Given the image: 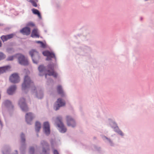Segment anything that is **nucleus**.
Returning a JSON list of instances; mask_svg holds the SVG:
<instances>
[{
  "instance_id": "nucleus-26",
  "label": "nucleus",
  "mask_w": 154,
  "mask_h": 154,
  "mask_svg": "<svg viewBox=\"0 0 154 154\" xmlns=\"http://www.w3.org/2000/svg\"><path fill=\"white\" fill-rule=\"evenodd\" d=\"M6 55L2 52H0V61L4 60L5 58Z\"/></svg>"
},
{
  "instance_id": "nucleus-30",
  "label": "nucleus",
  "mask_w": 154,
  "mask_h": 154,
  "mask_svg": "<svg viewBox=\"0 0 154 154\" xmlns=\"http://www.w3.org/2000/svg\"><path fill=\"white\" fill-rule=\"evenodd\" d=\"M16 55H14L12 56H10L8 57V58L7 59V61H11L14 58V57H15Z\"/></svg>"
},
{
  "instance_id": "nucleus-27",
  "label": "nucleus",
  "mask_w": 154,
  "mask_h": 154,
  "mask_svg": "<svg viewBox=\"0 0 154 154\" xmlns=\"http://www.w3.org/2000/svg\"><path fill=\"white\" fill-rule=\"evenodd\" d=\"M103 139L104 140H106L109 142V143L110 144V145L111 146H113V143L112 141L109 138H107L105 136H103L102 137Z\"/></svg>"
},
{
  "instance_id": "nucleus-39",
  "label": "nucleus",
  "mask_w": 154,
  "mask_h": 154,
  "mask_svg": "<svg viewBox=\"0 0 154 154\" xmlns=\"http://www.w3.org/2000/svg\"><path fill=\"white\" fill-rule=\"evenodd\" d=\"M145 1H147L148 0H144Z\"/></svg>"
},
{
  "instance_id": "nucleus-15",
  "label": "nucleus",
  "mask_w": 154,
  "mask_h": 154,
  "mask_svg": "<svg viewBox=\"0 0 154 154\" xmlns=\"http://www.w3.org/2000/svg\"><path fill=\"white\" fill-rule=\"evenodd\" d=\"M15 35L14 33H11L6 35H2L0 37V38L2 42H4L12 38Z\"/></svg>"
},
{
  "instance_id": "nucleus-12",
  "label": "nucleus",
  "mask_w": 154,
  "mask_h": 154,
  "mask_svg": "<svg viewBox=\"0 0 154 154\" xmlns=\"http://www.w3.org/2000/svg\"><path fill=\"white\" fill-rule=\"evenodd\" d=\"M2 106L5 109H12L14 106L12 104L11 102L8 100H5L2 103Z\"/></svg>"
},
{
  "instance_id": "nucleus-31",
  "label": "nucleus",
  "mask_w": 154,
  "mask_h": 154,
  "mask_svg": "<svg viewBox=\"0 0 154 154\" xmlns=\"http://www.w3.org/2000/svg\"><path fill=\"white\" fill-rule=\"evenodd\" d=\"M29 152L30 154H34V148L33 147H31L30 148Z\"/></svg>"
},
{
  "instance_id": "nucleus-36",
  "label": "nucleus",
  "mask_w": 154,
  "mask_h": 154,
  "mask_svg": "<svg viewBox=\"0 0 154 154\" xmlns=\"http://www.w3.org/2000/svg\"><path fill=\"white\" fill-rule=\"evenodd\" d=\"M42 42V41H36V42L37 43H40V44H41V42Z\"/></svg>"
},
{
  "instance_id": "nucleus-21",
  "label": "nucleus",
  "mask_w": 154,
  "mask_h": 154,
  "mask_svg": "<svg viewBox=\"0 0 154 154\" xmlns=\"http://www.w3.org/2000/svg\"><path fill=\"white\" fill-rule=\"evenodd\" d=\"M36 96L38 99H41L43 97V94L42 91L39 90L36 92Z\"/></svg>"
},
{
  "instance_id": "nucleus-32",
  "label": "nucleus",
  "mask_w": 154,
  "mask_h": 154,
  "mask_svg": "<svg viewBox=\"0 0 154 154\" xmlns=\"http://www.w3.org/2000/svg\"><path fill=\"white\" fill-rule=\"evenodd\" d=\"M27 26H29L34 27L35 26V24L32 22H29L27 23Z\"/></svg>"
},
{
  "instance_id": "nucleus-1",
  "label": "nucleus",
  "mask_w": 154,
  "mask_h": 154,
  "mask_svg": "<svg viewBox=\"0 0 154 154\" xmlns=\"http://www.w3.org/2000/svg\"><path fill=\"white\" fill-rule=\"evenodd\" d=\"M54 65L53 63L50 64L48 65L47 69L43 65H40L38 68L40 76L45 75V79H47V75L53 76L54 77H57V74L54 71Z\"/></svg>"
},
{
  "instance_id": "nucleus-20",
  "label": "nucleus",
  "mask_w": 154,
  "mask_h": 154,
  "mask_svg": "<svg viewBox=\"0 0 154 154\" xmlns=\"http://www.w3.org/2000/svg\"><path fill=\"white\" fill-rule=\"evenodd\" d=\"M31 37L32 38H39V35L37 29H34L32 31L31 34Z\"/></svg>"
},
{
  "instance_id": "nucleus-13",
  "label": "nucleus",
  "mask_w": 154,
  "mask_h": 154,
  "mask_svg": "<svg viewBox=\"0 0 154 154\" xmlns=\"http://www.w3.org/2000/svg\"><path fill=\"white\" fill-rule=\"evenodd\" d=\"M34 116L31 112H28L25 116L26 121L28 124H31V122L34 118Z\"/></svg>"
},
{
  "instance_id": "nucleus-35",
  "label": "nucleus",
  "mask_w": 154,
  "mask_h": 154,
  "mask_svg": "<svg viewBox=\"0 0 154 154\" xmlns=\"http://www.w3.org/2000/svg\"><path fill=\"white\" fill-rule=\"evenodd\" d=\"M49 82H52L53 83V80L51 79L48 80L47 81V83L48 85H49Z\"/></svg>"
},
{
  "instance_id": "nucleus-8",
  "label": "nucleus",
  "mask_w": 154,
  "mask_h": 154,
  "mask_svg": "<svg viewBox=\"0 0 154 154\" xmlns=\"http://www.w3.org/2000/svg\"><path fill=\"white\" fill-rule=\"evenodd\" d=\"M40 145L42 148V152L44 154H47V152L50 150L49 145L45 140H42L40 143Z\"/></svg>"
},
{
  "instance_id": "nucleus-29",
  "label": "nucleus",
  "mask_w": 154,
  "mask_h": 154,
  "mask_svg": "<svg viewBox=\"0 0 154 154\" xmlns=\"http://www.w3.org/2000/svg\"><path fill=\"white\" fill-rule=\"evenodd\" d=\"M3 154H9L8 150L6 149L5 147L4 148V149L2 151Z\"/></svg>"
},
{
  "instance_id": "nucleus-22",
  "label": "nucleus",
  "mask_w": 154,
  "mask_h": 154,
  "mask_svg": "<svg viewBox=\"0 0 154 154\" xmlns=\"http://www.w3.org/2000/svg\"><path fill=\"white\" fill-rule=\"evenodd\" d=\"M8 68H10V66H5L0 67V74L5 72L8 70Z\"/></svg>"
},
{
  "instance_id": "nucleus-6",
  "label": "nucleus",
  "mask_w": 154,
  "mask_h": 154,
  "mask_svg": "<svg viewBox=\"0 0 154 154\" xmlns=\"http://www.w3.org/2000/svg\"><path fill=\"white\" fill-rule=\"evenodd\" d=\"M43 55L47 57L46 60H51V59L54 58L55 60L56 61L57 59L55 56L54 53L52 52H50L48 51H44L42 52Z\"/></svg>"
},
{
  "instance_id": "nucleus-4",
  "label": "nucleus",
  "mask_w": 154,
  "mask_h": 154,
  "mask_svg": "<svg viewBox=\"0 0 154 154\" xmlns=\"http://www.w3.org/2000/svg\"><path fill=\"white\" fill-rule=\"evenodd\" d=\"M29 54L31 57L33 62L38 64L40 58L38 52L35 49H32L29 51Z\"/></svg>"
},
{
  "instance_id": "nucleus-23",
  "label": "nucleus",
  "mask_w": 154,
  "mask_h": 154,
  "mask_svg": "<svg viewBox=\"0 0 154 154\" xmlns=\"http://www.w3.org/2000/svg\"><path fill=\"white\" fill-rule=\"evenodd\" d=\"M41 123L38 122H36L35 125V130L37 132H38L41 128Z\"/></svg>"
},
{
  "instance_id": "nucleus-10",
  "label": "nucleus",
  "mask_w": 154,
  "mask_h": 154,
  "mask_svg": "<svg viewBox=\"0 0 154 154\" xmlns=\"http://www.w3.org/2000/svg\"><path fill=\"white\" fill-rule=\"evenodd\" d=\"M67 124L68 126H71L74 128L76 126V123L73 119L70 116H66Z\"/></svg>"
},
{
  "instance_id": "nucleus-37",
  "label": "nucleus",
  "mask_w": 154,
  "mask_h": 154,
  "mask_svg": "<svg viewBox=\"0 0 154 154\" xmlns=\"http://www.w3.org/2000/svg\"><path fill=\"white\" fill-rule=\"evenodd\" d=\"M15 151L16 152V154H18V152L17 150H16Z\"/></svg>"
},
{
  "instance_id": "nucleus-9",
  "label": "nucleus",
  "mask_w": 154,
  "mask_h": 154,
  "mask_svg": "<svg viewBox=\"0 0 154 154\" xmlns=\"http://www.w3.org/2000/svg\"><path fill=\"white\" fill-rule=\"evenodd\" d=\"M65 102L63 101L61 99L58 98L54 106V109L55 110H58L61 107L65 106Z\"/></svg>"
},
{
  "instance_id": "nucleus-19",
  "label": "nucleus",
  "mask_w": 154,
  "mask_h": 154,
  "mask_svg": "<svg viewBox=\"0 0 154 154\" xmlns=\"http://www.w3.org/2000/svg\"><path fill=\"white\" fill-rule=\"evenodd\" d=\"M57 90L58 94H60L61 97H63L65 96V94L63 89L62 86L61 85H59L58 86Z\"/></svg>"
},
{
  "instance_id": "nucleus-2",
  "label": "nucleus",
  "mask_w": 154,
  "mask_h": 154,
  "mask_svg": "<svg viewBox=\"0 0 154 154\" xmlns=\"http://www.w3.org/2000/svg\"><path fill=\"white\" fill-rule=\"evenodd\" d=\"M29 88H31L34 91L36 89L33 82L31 79L30 77L26 75L24 77L23 82L22 85V89L25 90Z\"/></svg>"
},
{
  "instance_id": "nucleus-40",
  "label": "nucleus",
  "mask_w": 154,
  "mask_h": 154,
  "mask_svg": "<svg viewBox=\"0 0 154 154\" xmlns=\"http://www.w3.org/2000/svg\"><path fill=\"white\" fill-rule=\"evenodd\" d=\"M142 18H141V20H142Z\"/></svg>"
},
{
  "instance_id": "nucleus-34",
  "label": "nucleus",
  "mask_w": 154,
  "mask_h": 154,
  "mask_svg": "<svg viewBox=\"0 0 154 154\" xmlns=\"http://www.w3.org/2000/svg\"><path fill=\"white\" fill-rule=\"evenodd\" d=\"M53 153L54 154H59V152L56 149H54L53 151Z\"/></svg>"
},
{
  "instance_id": "nucleus-16",
  "label": "nucleus",
  "mask_w": 154,
  "mask_h": 154,
  "mask_svg": "<svg viewBox=\"0 0 154 154\" xmlns=\"http://www.w3.org/2000/svg\"><path fill=\"white\" fill-rule=\"evenodd\" d=\"M113 124L115 125V126H112V128L113 129L114 131L121 136H124L123 133L119 129L118 127L117 126V124L115 122H113Z\"/></svg>"
},
{
  "instance_id": "nucleus-25",
  "label": "nucleus",
  "mask_w": 154,
  "mask_h": 154,
  "mask_svg": "<svg viewBox=\"0 0 154 154\" xmlns=\"http://www.w3.org/2000/svg\"><path fill=\"white\" fill-rule=\"evenodd\" d=\"M32 11L34 14L37 15L39 18H41V16L40 13L38 10L35 8H33L32 9Z\"/></svg>"
},
{
  "instance_id": "nucleus-11",
  "label": "nucleus",
  "mask_w": 154,
  "mask_h": 154,
  "mask_svg": "<svg viewBox=\"0 0 154 154\" xmlns=\"http://www.w3.org/2000/svg\"><path fill=\"white\" fill-rule=\"evenodd\" d=\"M10 81L14 83H16L20 81V78L17 73H14L11 75L9 78Z\"/></svg>"
},
{
  "instance_id": "nucleus-14",
  "label": "nucleus",
  "mask_w": 154,
  "mask_h": 154,
  "mask_svg": "<svg viewBox=\"0 0 154 154\" xmlns=\"http://www.w3.org/2000/svg\"><path fill=\"white\" fill-rule=\"evenodd\" d=\"M43 130L47 135L49 134L50 133V126L48 122H45L43 125Z\"/></svg>"
},
{
  "instance_id": "nucleus-7",
  "label": "nucleus",
  "mask_w": 154,
  "mask_h": 154,
  "mask_svg": "<svg viewBox=\"0 0 154 154\" xmlns=\"http://www.w3.org/2000/svg\"><path fill=\"white\" fill-rule=\"evenodd\" d=\"M19 105L23 111L26 112L28 110V108L24 98H22L20 99L19 102Z\"/></svg>"
},
{
  "instance_id": "nucleus-18",
  "label": "nucleus",
  "mask_w": 154,
  "mask_h": 154,
  "mask_svg": "<svg viewBox=\"0 0 154 154\" xmlns=\"http://www.w3.org/2000/svg\"><path fill=\"white\" fill-rule=\"evenodd\" d=\"M20 32L23 35H28L30 33V29L29 27H26L20 30Z\"/></svg>"
},
{
  "instance_id": "nucleus-28",
  "label": "nucleus",
  "mask_w": 154,
  "mask_h": 154,
  "mask_svg": "<svg viewBox=\"0 0 154 154\" xmlns=\"http://www.w3.org/2000/svg\"><path fill=\"white\" fill-rule=\"evenodd\" d=\"M29 2H30L32 4V5L35 7H37V3L38 2H35L33 0H29Z\"/></svg>"
},
{
  "instance_id": "nucleus-41",
  "label": "nucleus",
  "mask_w": 154,
  "mask_h": 154,
  "mask_svg": "<svg viewBox=\"0 0 154 154\" xmlns=\"http://www.w3.org/2000/svg\"><path fill=\"white\" fill-rule=\"evenodd\" d=\"M51 144H52L51 142Z\"/></svg>"
},
{
  "instance_id": "nucleus-38",
  "label": "nucleus",
  "mask_w": 154,
  "mask_h": 154,
  "mask_svg": "<svg viewBox=\"0 0 154 154\" xmlns=\"http://www.w3.org/2000/svg\"><path fill=\"white\" fill-rule=\"evenodd\" d=\"M35 2H38V0H35V1H34Z\"/></svg>"
},
{
  "instance_id": "nucleus-17",
  "label": "nucleus",
  "mask_w": 154,
  "mask_h": 154,
  "mask_svg": "<svg viewBox=\"0 0 154 154\" xmlns=\"http://www.w3.org/2000/svg\"><path fill=\"white\" fill-rule=\"evenodd\" d=\"M16 89V86L15 85H11L7 90V93L10 95H12Z\"/></svg>"
},
{
  "instance_id": "nucleus-33",
  "label": "nucleus",
  "mask_w": 154,
  "mask_h": 154,
  "mask_svg": "<svg viewBox=\"0 0 154 154\" xmlns=\"http://www.w3.org/2000/svg\"><path fill=\"white\" fill-rule=\"evenodd\" d=\"M40 46L42 48H45L46 47L44 43L42 42H41V43L40 44Z\"/></svg>"
},
{
  "instance_id": "nucleus-3",
  "label": "nucleus",
  "mask_w": 154,
  "mask_h": 154,
  "mask_svg": "<svg viewBox=\"0 0 154 154\" xmlns=\"http://www.w3.org/2000/svg\"><path fill=\"white\" fill-rule=\"evenodd\" d=\"M57 127L59 128V130L62 133H64L66 132L67 128L64 125L62 122V118L61 116H59L56 118V122Z\"/></svg>"
},
{
  "instance_id": "nucleus-5",
  "label": "nucleus",
  "mask_w": 154,
  "mask_h": 154,
  "mask_svg": "<svg viewBox=\"0 0 154 154\" xmlns=\"http://www.w3.org/2000/svg\"><path fill=\"white\" fill-rule=\"evenodd\" d=\"M16 55L18 56L17 59L19 63L24 66H27L29 65L28 60L27 58L25 57L24 55L21 54H18Z\"/></svg>"
},
{
  "instance_id": "nucleus-24",
  "label": "nucleus",
  "mask_w": 154,
  "mask_h": 154,
  "mask_svg": "<svg viewBox=\"0 0 154 154\" xmlns=\"http://www.w3.org/2000/svg\"><path fill=\"white\" fill-rule=\"evenodd\" d=\"M20 137H21V141L22 143H25V142L26 139H25V135L23 133H21V136H20ZM25 146V144H23V145L21 146V148H20V150L21 149L22 146Z\"/></svg>"
}]
</instances>
